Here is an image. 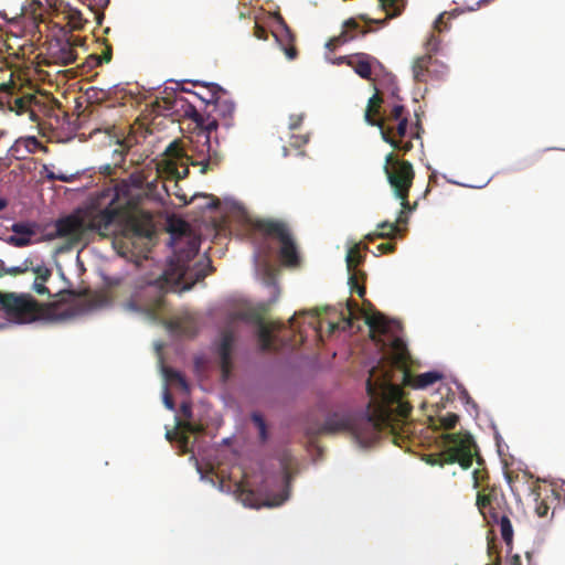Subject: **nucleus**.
<instances>
[{"instance_id":"nucleus-1","label":"nucleus","mask_w":565,"mask_h":565,"mask_svg":"<svg viewBox=\"0 0 565 565\" xmlns=\"http://www.w3.org/2000/svg\"><path fill=\"white\" fill-rule=\"evenodd\" d=\"M366 392L370 402L365 416L353 419L347 413L334 412L326 417L323 424L310 428L309 434L320 436L349 430L356 443L365 448L386 434L395 445H399L401 433H406L404 427L413 408L404 399L403 388L392 382L390 370L374 367L366 381Z\"/></svg>"},{"instance_id":"nucleus-2","label":"nucleus","mask_w":565,"mask_h":565,"mask_svg":"<svg viewBox=\"0 0 565 565\" xmlns=\"http://www.w3.org/2000/svg\"><path fill=\"white\" fill-rule=\"evenodd\" d=\"M212 132L204 126V129L190 138L186 149L182 148L177 140L170 142L164 150V159L159 166L169 177L177 180L189 175V166L201 167L202 174L214 170L222 162L223 153L218 141H212Z\"/></svg>"},{"instance_id":"nucleus-3","label":"nucleus","mask_w":565,"mask_h":565,"mask_svg":"<svg viewBox=\"0 0 565 565\" xmlns=\"http://www.w3.org/2000/svg\"><path fill=\"white\" fill-rule=\"evenodd\" d=\"M0 311L8 320L25 324L36 320L65 321L74 317L72 309L56 310L55 305L40 303L30 294L0 291Z\"/></svg>"},{"instance_id":"nucleus-4","label":"nucleus","mask_w":565,"mask_h":565,"mask_svg":"<svg viewBox=\"0 0 565 565\" xmlns=\"http://www.w3.org/2000/svg\"><path fill=\"white\" fill-rule=\"evenodd\" d=\"M95 205L83 215L71 214L57 220L55 223L57 236L79 241L87 232H97L103 236L110 234L114 224L117 223V207L114 204L98 206L96 203Z\"/></svg>"},{"instance_id":"nucleus-5","label":"nucleus","mask_w":565,"mask_h":565,"mask_svg":"<svg viewBox=\"0 0 565 565\" xmlns=\"http://www.w3.org/2000/svg\"><path fill=\"white\" fill-rule=\"evenodd\" d=\"M476 507L488 525L499 526L501 537L510 552L514 537L512 526L514 513L500 488L495 484H488L479 490L476 495Z\"/></svg>"},{"instance_id":"nucleus-6","label":"nucleus","mask_w":565,"mask_h":565,"mask_svg":"<svg viewBox=\"0 0 565 565\" xmlns=\"http://www.w3.org/2000/svg\"><path fill=\"white\" fill-rule=\"evenodd\" d=\"M51 103L47 95L23 92L13 81L0 85V109L28 115L29 120L38 125H41V116L51 110Z\"/></svg>"},{"instance_id":"nucleus-7","label":"nucleus","mask_w":565,"mask_h":565,"mask_svg":"<svg viewBox=\"0 0 565 565\" xmlns=\"http://www.w3.org/2000/svg\"><path fill=\"white\" fill-rule=\"evenodd\" d=\"M188 227V224L181 220L175 224L171 223L169 227L175 259L170 263L167 271L175 282L185 281L191 277L189 262L196 256L200 248V242L186 234Z\"/></svg>"},{"instance_id":"nucleus-8","label":"nucleus","mask_w":565,"mask_h":565,"mask_svg":"<svg viewBox=\"0 0 565 565\" xmlns=\"http://www.w3.org/2000/svg\"><path fill=\"white\" fill-rule=\"evenodd\" d=\"M399 0H380V6L386 12L384 19H371L366 14H359L358 18H350L342 24V31L339 35L329 39L326 47L329 51H335L338 47L364 36L372 31L371 24L383 25L387 19L397 17L401 13Z\"/></svg>"},{"instance_id":"nucleus-9","label":"nucleus","mask_w":565,"mask_h":565,"mask_svg":"<svg viewBox=\"0 0 565 565\" xmlns=\"http://www.w3.org/2000/svg\"><path fill=\"white\" fill-rule=\"evenodd\" d=\"M169 271H164L162 277L153 281L139 282L136 285L130 298L126 301L125 308L130 311L156 316L164 305V286L171 280Z\"/></svg>"},{"instance_id":"nucleus-10","label":"nucleus","mask_w":565,"mask_h":565,"mask_svg":"<svg viewBox=\"0 0 565 565\" xmlns=\"http://www.w3.org/2000/svg\"><path fill=\"white\" fill-rule=\"evenodd\" d=\"M148 183V175L145 170L134 171L127 179H122L113 190L108 189L103 191L97 198L98 206H110L114 204L117 207L116 221H121L128 207L131 205L132 193L131 190H140Z\"/></svg>"},{"instance_id":"nucleus-11","label":"nucleus","mask_w":565,"mask_h":565,"mask_svg":"<svg viewBox=\"0 0 565 565\" xmlns=\"http://www.w3.org/2000/svg\"><path fill=\"white\" fill-rule=\"evenodd\" d=\"M253 228L264 236L275 238L280 243L279 256L284 265L290 267L299 265L300 257L297 244L286 222L260 218L253 222Z\"/></svg>"},{"instance_id":"nucleus-12","label":"nucleus","mask_w":565,"mask_h":565,"mask_svg":"<svg viewBox=\"0 0 565 565\" xmlns=\"http://www.w3.org/2000/svg\"><path fill=\"white\" fill-rule=\"evenodd\" d=\"M383 169L394 195L401 201V205L404 209L409 207L408 195L415 178L412 163L399 159L394 152H390L385 157Z\"/></svg>"},{"instance_id":"nucleus-13","label":"nucleus","mask_w":565,"mask_h":565,"mask_svg":"<svg viewBox=\"0 0 565 565\" xmlns=\"http://www.w3.org/2000/svg\"><path fill=\"white\" fill-rule=\"evenodd\" d=\"M446 448L439 454V465L459 463L468 469L476 456V444L470 434L449 433L444 435Z\"/></svg>"},{"instance_id":"nucleus-14","label":"nucleus","mask_w":565,"mask_h":565,"mask_svg":"<svg viewBox=\"0 0 565 565\" xmlns=\"http://www.w3.org/2000/svg\"><path fill=\"white\" fill-rule=\"evenodd\" d=\"M234 113L235 104L228 97L227 92L223 89L213 107H211L210 110H206V119H204L195 109H193L192 118L199 125L207 127L210 131H215L220 122L227 128L231 127L233 125Z\"/></svg>"},{"instance_id":"nucleus-15","label":"nucleus","mask_w":565,"mask_h":565,"mask_svg":"<svg viewBox=\"0 0 565 565\" xmlns=\"http://www.w3.org/2000/svg\"><path fill=\"white\" fill-rule=\"evenodd\" d=\"M396 349L397 353L393 359V366L401 371L403 385L411 386L416 390H422L443 379V374L437 371L425 372L416 376L412 375L407 367V362L409 359L407 350L399 342H396Z\"/></svg>"},{"instance_id":"nucleus-16","label":"nucleus","mask_w":565,"mask_h":565,"mask_svg":"<svg viewBox=\"0 0 565 565\" xmlns=\"http://www.w3.org/2000/svg\"><path fill=\"white\" fill-rule=\"evenodd\" d=\"M236 493L244 505L249 508L278 507L288 499V492L284 489L281 492L271 495L267 492L265 486L258 491L249 489L246 481L236 484Z\"/></svg>"},{"instance_id":"nucleus-17","label":"nucleus","mask_w":565,"mask_h":565,"mask_svg":"<svg viewBox=\"0 0 565 565\" xmlns=\"http://www.w3.org/2000/svg\"><path fill=\"white\" fill-rule=\"evenodd\" d=\"M383 128L390 130V137L395 145L391 147L403 154L413 149V139L419 137L418 132L408 127V118H403L399 122H396V126H393V124L386 126L384 122Z\"/></svg>"},{"instance_id":"nucleus-18","label":"nucleus","mask_w":565,"mask_h":565,"mask_svg":"<svg viewBox=\"0 0 565 565\" xmlns=\"http://www.w3.org/2000/svg\"><path fill=\"white\" fill-rule=\"evenodd\" d=\"M427 64L430 67L431 81H441L447 76L448 66L445 63L434 58L431 54H424L415 58L413 63L412 72L414 81L424 79V73L422 71L423 66H427Z\"/></svg>"},{"instance_id":"nucleus-19","label":"nucleus","mask_w":565,"mask_h":565,"mask_svg":"<svg viewBox=\"0 0 565 565\" xmlns=\"http://www.w3.org/2000/svg\"><path fill=\"white\" fill-rule=\"evenodd\" d=\"M250 319L258 326L257 337L260 350L264 352L275 350L276 335L274 332L279 331L282 326L277 322L267 324L258 313L252 315Z\"/></svg>"},{"instance_id":"nucleus-20","label":"nucleus","mask_w":565,"mask_h":565,"mask_svg":"<svg viewBox=\"0 0 565 565\" xmlns=\"http://www.w3.org/2000/svg\"><path fill=\"white\" fill-rule=\"evenodd\" d=\"M235 342L234 332L231 329L223 330L218 344L220 366L223 379H228L232 371V351Z\"/></svg>"},{"instance_id":"nucleus-21","label":"nucleus","mask_w":565,"mask_h":565,"mask_svg":"<svg viewBox=\"0 0 565 565\" xmlns=\"http://www.w3.org/2000/svg\"><path fill=\"white\" fill-rule=\"evenodd\" d=\"M38 225L33 222H17L11 225L13 235L7 238V243L14 247H25L32 244V237L36 234Z\"/></svg>"},{"instance_id":"nucleus-22","label":"nucleus","mask_w":565,"mask_h":565,"mask_svg":"<svg viewBox=\"0 0 565 565\" xmlns=\"http://www.w3.org/2000/svg\"><path fill=\"white\" fill-rule=\"evenodd\" d=\"M278 23L280 25V31L275 32L274 36L284 50L287 58L295 60L298 56V51L294 44L295 35L280 15L278 17Z\"/></svg>"},{"instance_id":"nucleus-23","label":"nucleus","mask_w":565,"mask_h":565,"mask_svg":"<svg viewBox=\"0 0 565 565\" xmlns=\"http://www.w3.org/2000/svg\"><path fill=\"white\" fill-rule=\"evenodd\" d=\"M38 149L46 150V147H44L36 137L30 136L19 138L10 148L9 152L15 159H24L26 154L34 153Z\"/></svg>"},{"instance_id":"nucleus-24","label":"nucleus","mask_w":565,"mask_h":565,"mask_svg":"<svg viewBox=\"0 0 565 565\" xmlns=\"http://www.w3.org/2000/svg\"><path fill=\"white\" fill-rule=\"evenodd\" d=\"M379 61L366 53L353 54V61L350 67L363 79H372V65Z\"/></svg>"},{"instance_id":"nucleus-25","label":"nucleus","mask_w":565,"mask_h":565,"mask_svg":"<svg viewBox=\"0 0 565 565\" xmlns=\"http://www.w3.org/2000/svg\"><path fill=\"white\" fill-rule=\"evenodd\" d=\"M130 146L126 141H118L117 148L113 152V163L102 164L99 172L106 177L115 174L116 169L121 168L126 154L129 152Z\"/></svg>"},{"instance_id":"nucleus-26","label":"nucleus","mask_w":565,"mask_h":565,"mask_svg":"<svg viewBox=\"0 0 565 565\" xmlns=\"http://www.w3.org/2000/svg\"><path fill=\"white\" fill-rule=\"evenodd\" d=\"M364 319L371 332H379L381 334H385L388 332V320L383 313L379 311H374L371 313L365 312Z\"/></svg>"},{"instance_id":"nucleus-27","label":"nucleus","mask_w":565,"mask_h":565,"mask_svg":"<svg viewBox=\"0 0 565 565\" xmlns=\"http://www.w3.org/2000/svg\"><path fill=\"white\" fill-rule=\"evenodd\" d=\"M221 92H223V88L220 87L216 84H207L203 86L202 92L195 93V95L205 104L204 113L206 114V110H210L211 107L215 104L217 98L221 95Z\"/></svg>"},{"instance_id":"nucleus-28","label":"nucleus","mask_w":565,"mask_h":565,"mask_svg":"<svg viewBox=\"0 0 565 565\" xmlns=\"http://www.w3.org/2000/svg\"><path fill=\"white\" fill-rule=\"evenodd\" d=\"M381 108L382 107H372L371 118H370V120L372 122H367V124L371 125V126L377 127L380 129V131H381L382 139L385 142H387L390 146H395L394 141H392V139L390 137L391 136L390 135V130L383 128V125H384L385 120L382 118L383 116H381Z\"/></svg>"},{"instance_id":"nucleus-29","label":"nucleus","mask_w":565,"mask_h":565,"mask_svg":"<svg viewBox=\"0 0 565 565\" xmlns=\"http://www.w3.org/2000/svg\"><path fill=\"white\" fill-rule=\"evenodd\" d=\"M379 227L381 228V232L367 234L365 238L371 242L376 238H394L396 234L401 232L399 226L391 222H383L379 225Z\"/></svg>"},{"instance_id":"nucleus-30","label":"nucleus","mask_w":565,"mask_h":565,"mask_svg":"<svg viewBox=\"0 0 565 565\" xmlns=\"http://www.w3.org/2000/svg\"><path fill=\"white\" fill-rule=\"evenodd\" d=\"M178 428L181 430L179 435L180 446L185 450L189 444L188 434H194L202 430L200 425L193 424L190 420L178 422Z\"/></svg>"},{"instance_id":"nucleus-31","label":"nucleus","mask_w":565,"mask_h":565,"mask_svg":"<svg viewBox=\"0 0 565 565\" xmlns=\"http://www.w3.org/2000/svg\"><path fill=\"white\" fill-rule=\"evenodd\" d=\"M386 126L393 122H399L403 118H408L407 109L401 104H394L388 111L382 117Z\"/></svg>"},{"instance_id":"nucleus-32","label":"nucleus","mask_w":565,"mask_h":565,"mask_svg":"<svg viewBox=\"0 0 565 565\" xmlns=\"http://www.w3.org/2000/svg\"><path fill=\"white\" fill-rule=\"evenodd\" d=\"M364 260L361 254L360 245L356 244L351 247L347 254V267L349 271L356 270V267Z\"/></svg>"},{"instance_id":"nucleus-33","label":"nucleus","mask_w":565,"mask_h":565,"mask_svg":"<svg viewBox=\"0 0 565 565\" xmlns=\"http://www.w3.org/2000/svg\"><path fill=\"white\" fill-rule=\"evenodd\" d=\"M113 50L110 45H106L103 53L100 55H89L88 64L89 66H100L103 63H109L111 61Z\"/></svg>"},{"instance_id":"nucleus-34","label":"nucleus","mask_w":565,"mask_h":565,"mask_svg":"<svg viewBox=\"0 0 565 565\" xmlns=\"http://www.w3.org/2000/svg\"><path fill=\"white\" fill-rule=\"evenodd\" d=\"M473 478V488L482 490L483 487L488 486L489 483L486 481L489 479L488 471L484 467L475 469L472 472Z\"/></svg>"},{"instance_id":"nucleus-35","label":"nucleus","mask_w":565,"mask_h":565,"mask_svg":"<svg viewBox=\"0 0 565 565\" xmlns=\"http://www.w3.org/2000/svg\"><path fill=\"white\" fill-rule=\"evenodd\" d=\"M252 420L254 425L258 428L259 431V438L262 441L267 440V426L264 417L258 413H253Z\"/></svg>"},{"instance_id":"nucleus-36","label":"nucleus","mask_w":565,"mask_h":565,"mask_svg":"<svg viewBox=\"0 0 565 565\" xmlns=\"http://www.w3.org/2000/svg\"><path fill=\"white\" fill-rule=\"evenodd\" d=\"M458 422L459 416L455 413H447L443 416H439L440 426L446 430L454 429Z\"/></svg>"},{"instance_id":"nucleus-37","label":"nucleus","mask_w":565,"mask_h":565,"mask_svg":"<svg viewBox=\"0 0 565 565\" xmlns=\"http://www.w3.org/2000/svg\"><path fill=\"white\" fill-rule=\"evenodd\" d=\"M382 104H383V97L376 90V93L369 99V103H367V106H366V109L364 113V119L366 122H372L370 120L372 107H382Z\"/></svg>"},{"instance_id":"nucleus-38","label":"nucleus","mask_w":565,"mask_h":565,"mask_svg":"<svg viewBox=\"0 0 565 565\" xmlns=\"http://www.w3.org/2000/svg\"><path fill=\"white\" fill-rule=\"evenodd\" d=\"M68 20L73 29L79 30L85 22L83 14L79 10L71 8L68 10Z\"/></svg>"},{"instance_id":"nucleus-39","label":"nucleus","mask_w":565,"mask_h":565,"mask_svg":"<svg viewBox=\"0 0 565 565\" xmlns=\"http://www.w3.org/2000/svg\"><path fill=\"white\" fill-rule=\"evenodd\" d=\"M349 273H350L349 285H350L351 292H353L354 289H356V286H360V285H362V282L365 281L366 274L361 270H352Z\"/></svg>"},{"instance_id":"nucleus-40","label":"nucleus","mask_w":565,"mask_h":565,"mask_svg":"<svg viewBox=\"0 0 565 565\" xmlns=\"http://www.w3.org/2000/svg\"><path fill=\"white\" fill-rule=\"evenodd\" d=\"M33 273L36 275L35 280L41 281H47L52 276V270L44 265H39L34 267Z\"/></svg>"},{"instance_id":"nucleus-41","label":"nucleus","mask_w":565,"mask_h":565,"mask_svg":"<svg viewBox=\"0 0 565 565\" xmlns=\"http://www.w3.org/2000/svg\"><path fill=\"white\" fill-rule=\"evenodd\" d=\"M76 53L73 49H71L70 46L67 47H63L61 50V58H62V63L64 65H70V64H73L75 61H76Z\"/></svg>"},{"instance_id":"nucleus-42","label":"nucleus","mask_w":565,"mask_h":565,"mask_svg":"<svg viewBox=\"0 0 565 565\" xmlns=\"http://www.w3.org/2000/svg\"><path fill=\"white\" fill-rule=\"evenodd\" d=\"M487 553L490 558L493 557V565H501V556L495 544L493 543V540L488 542Z\"/></svg>"},{"instance_id":"nucleus-43","label":"nucleus","mask_w":565,"mask_h":565,"mask_svg":"<svg viewBox=\"0 0 565 565\" xmlns=\"http://www.w3.org/2000/svg\"><path fill=\"white\" fill-rule=\"evenodd\" d=\"M440 40L438 36L431 34L428 40L425 43V47L427 53L426 54H433L436 53L439 50Z\"/></svg>"},{"instance_id":"nucleus-44","label":"nucleus","mask_w":565,"mask_h":565,"mask_svg":"<svg viewBox=\"0 0 565 565\" xmlns=\"http://www.w3.org/2000/svg\"><path fill=\"white\" fill-rule=\"evenodd\" d=\"M309 141L308 135H292L290 138V145L295 148H301Z\"/></svg>"},{"instance_id":"nucleus-45","label":"nucleus","mask_w":565,"mask_h":565,"mask_svg":"<svg viewBox=\"0 0 565 565\" xmlns=\"http://www.w3.org/2000/svg\"><path fill=\"white\" fill-rule=\"evenodd\" d=\"M169 379L171 381L177 382L182 388H184V390L188 388V383H186L184 376L180 372L170 371Z\"/></svg>"},{"instance_id":"nucleus-46","label":"nucleus","mask_w":565,"mask_h":565,"mask_svg":"<svg viewBox=\"0 0 565 565\" xmlns=\"http://www.w3.org/2000/svg\"><path fill=\"white\" fill-rule=\"evenodd\" d=\"M416 205H417V203L415 202L414 206L409 205V207H407V209H404L402 206V210H401V212H399V214H398V216L396 218L395 224L398 226L399 224L407 223V221H408L407 213L411 212L412 210H414L416 207Z\"/></svg>"},{"instance_id":"nucleus-47","label":"nucleus","mask_w":565,"mask_h":565,"mask_svg":"<svg viewBox=\"0 0 565 565\" xmlns=\"http://www.w3.org/2000/svg\"><path fill=\"white\" fill-rule=\"evenodd\" d=\"M302 121H303L302 114L291 115L289 117V129L292 131L297 130L301 126Z\"/></svg>"},{"instance_id":"nucleus-48","label":"nucleus","mask_w":565,"mask_h":565,"mask_svg":"<svg viewBox=\"0 0 565 565\" xmlns=\"http://www.w3.org/2000/svg\"><path fill=\"white\" fill-rule=\"evenodd\" d=\"M26 263H28V260L24 262V266H15V267H11V268L4 267L3 274L13 275V276L24 274L29 269Z\"/></svg>"},{"instance_id":"nucleus-49","label":"nucleus","mask_w":565,"mask_h":565,"mask_svg":"<svg viewBox=\"0 0 565 565\" xmlns=\"http://www.w3.org/2000/svg\"><path fill=\"white\" fill-rule=\"evenodd\" d=\"M288 478H289V475H288V467L286 465H281V469H280V472L278 473V476L276 477V480L280 483V484H284L287 487L288 484Z\"/></svg>"},{"instance_id":"nucleus-50","label":"nucleus","mask_w":565,"mask_h":565,"mask_svg":"<svg viewBox=\"0 0 565 565\" xmlns=\"http://www.w3.org/2000/svg\"><path fill=\"white\" fill-rule=\"evenodd\" d=\"M46 281L34 280L33 290L39 295H50L49 288L45 286Z\"/></svg>"},{"instance_id":"nucleus-51","label":"nucleus","mask_w":565,"mask_h":565,"mask_svg":"<svg viewBox=\"0 0 565 565\" xmlns=\"http://www.w3.org/2000/svg\"><path fill=\"white\" fill-rule=\"evenodd\" d=\"M548 511H550V507L547 505V503H545L544 501H541L536 504L535 507V512L536 514L540 516V518H545L547 516L548 514Z\"/></svg>"},{"instance_id":"nucleus-52","label":"nucleus","mask_w":565,"mask_h":565,"mask_svg":"<svg viewBox=\"0 0 565 565\" xmlns=\"http://www.w3.org/2000/svg\"><path fill=\"white\" fill-rule=\"evenodd\" d=\"M377 250L381 253V254H388V253H393L395 250V244L394 243H382L380 245H377Z\"/></svg>"},{"instance_id":"nucleus-53","label":"nucleus","mask_w":565,"mask_h":565,"mask_svg":"<svg viewBox=\"0 0 565 565\" xmlns=\"http://www.w3.org/2000/svg\"><path fill=\"white\" fill-rule=\"evenodd\" d=\"M254 34L259 40H267V31H266V29L260 26V25H258V24H255Z\"/></svg>"},{"instance_id":"nucleus-54","label":"nucleus","mask_w":565,"mask_h":565,"mask_svg":"<svg viewBox=\"0 0 565 565\" xmlns=\"http://www.w3.org/2000/svg\"><path fill=\"white\" fill-rule=\"evenodd\" d=\"M444 19H445V14L443 13L435 21V29H437L439 32L447 29V25L444 22Z\"/></svg>"},{"instance_id":"nucleus-55","label":"nucleus","mask_w":565,"mask_h":565,"mask_svg":"<svg viewBox=\"0 0 565 565\" xmlns=\"http://www.w3.org/2000/svg\"><path fill=\"white\" fill-rule=\"evenodd\" d=\"M76 179V174H64L57 173L56 180L62 182H73Z\"/></svg>"},{"instance_id":"nucleus-56","label":"nucleus","mask_w":565,"mask_h":565,"mask_svg":"<svg viewBox=\"0 0 565 565\" xmlns=\"http://www.w3.org/2000/svg\"><path fill=\"white\" fill-rule=\"evenodd\" d=\"M352 61H353V54L340 56L337 58L335 63L339 65L347 64L348 66H350L352 64Z\"/></svg>"},{"instance_id":"nucleus-57","label":"nucleus","mask_w":565,"mask_h":565,"mask_svg":"<svg viewBox=\"0 0 565 565\" xmlns=\"http://www.w3.org/2000/svg\"><path fill=\"white\" fill-rule=\"evenodd\" d=\"M43 172H44L45 179H47L49 181H56L57 173L50 170L46 166L43 167Z\"/></svg>"},{"instance_id":"nucleus-58","label":"nucleus","mask_w":565,"mask_h":565,"mask_svg":"<svg viewBox=\"0 0 565 565\" xmlns=\"http://www.w3.org/2000/svg\"><path fill=\"white\" fill-rule=\"evenodd\" d=\"M424 73V76H423V81H416L417 83H427L428 81H431V76H430V67L429 65L427 64V66H423V71Z\"/></svg>"},{"instance_id":"nucleus-59","label":"nucleus","mask_w":565,"mask_h":565,"mask_svg":"<svg viewBox=\"0 0 565 565\" xmlns=\"http://www.w3.org/2000/svg\"><path fill=\"white\" fill-rule=\"evenodd\" d=\"M347 308H348L349 313L353 315L359 309V305L355 300L349 299L347 301Z\"/></svg>"},{"instance_id":"nucleus-60","label":"nucleus","mask_w":565,"mask_h":565,"mask_svg":"<svg viewBox=\"0 0 565 565\" xmlns=\"http://www.w3.org/2000/svg\"><path fill=\"white\" fill-rule=\"evenodd\" d=\"M181 412H182V414H183V416H184V417H186V418H191V416H192V411H191V406H190L189 404L183 403V404L181 405Z\"/></svg>"},{"instance_id":"nucleus-61","label":"nucleus","mask_w":565,"mask_h":565,"mask_svg":"<svg viewBox=\"0 0 565 565\" xmlns=\"http://www.w3.org/2000/svg\"><path fill=\"white\" fill-rule=\"evenodd\" d=\"M353 292H356L360 298H364V296L366 294V288L364 286V282H362V285H360V286H356V289H354Z\"/></svg>"},{"instance_id":"nucleus-62","label":"nucleus","mask_w":565,"mask_h":565,"mask_svg":"<svg viewBox=\"0 0 565 565\" xmlns=\"http://www.w3.org/2000/svg\"><path fill=\"white\" fill-rule=\"evenodd\" d=\"M207 275H209V273L205 271L204 269L196 270L194 274L195 281L203 280Z\"/></svg>"},{"instance_id":"nucleus-63","label":"nucleus","mask_w":565,"mask_h":565,"mask_svg":"<svg viewBox=\"0 0 565 565\" xmlns=\"http://www.w3.org/2000/svg\"><path fill=\"white\" fill-rule=\"evenodd\" d=\"M164 405L167 406V408H169L171 411L174 408V403L172 401V397L168 393H166V395H164Z\"/></svg>"},{"instance_id":"nucleus-64","label":"nucleus","mask_w":565,"mask_h":565,"mask_svg":"<svg viewBox=\"0 0 565 565\" xmlns=\"http://www.w3.org/2000/svg\"><path fill=\"white\" fill-rule=\"evenodd\" d=\"M510 565H522L520 555H513L510 559Z\"/></svg>"}]
</instances>
